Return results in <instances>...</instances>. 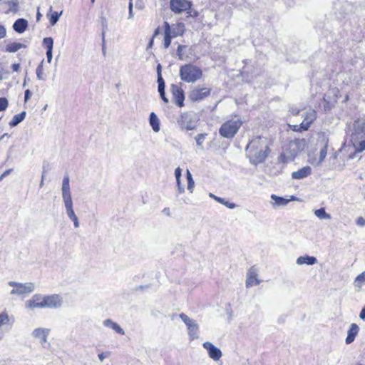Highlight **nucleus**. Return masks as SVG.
Instances as JSON below:
<instances>
[{"label":"nucleus","mask_w":365,"mask_h":365,"mask_svg":"<svg viewBox=\"0 0 365 365\" xmlns=\"http://www.w3.org/2000/svg\"><path fill=\"white\" fill-rule=\"evenodd\" d=\"M13 169L11 168V169H8L6 170H5L1 175H0V181H1L5 177H6L7 175H9L11 172H12Z\"/></svg>","instance_id":"nucleus-54"},{"label":"nucleus","mask_w":365,"mask_h":365,"mask_svg":"<svg viewBox=\"0 0 365 365\" xmlns=\"http://www.w3.org/2000/svg\"><path fill=\"white\" fill-rule=\"evenodd\" d=\"M187 49V46L185 45H179L177 49V55L178 58L182 61L187 60L188 58V54L186 53V50Z\"/></svg>","instance_id":"nucleus-30"},{"label":"nucleus","mask_w":365,"mask_h":365,"mask_svg":"<svg viewBox=\"0 0 365 365\" xmlns=\"http://www.w3.org/2000/svg\"><path fill=\"white\" fill-rule=\"evenodd\" d=\"M354 339H355L354 336L348 334L346 338V341H345L346 344H349L351 342H353L354 341Z\"/></svg>","instance_id":"nucleus-56"},{"label":"nucleus","mask_w":365,"mask_h":365,"mask_svg":"<svg viewBox=\"0 0 365 365\" xmlns=\"http://www.w3.org/2000/svg\"><path fill=\"white\" fill-rule=\"evenodd\" d=\"M197 117L194 112L182 113L177 123L181 130H192L195 129L197 123Z\"/></svg>","instance_id":"nucleus-5"},{"label":"nucleus","mask_w":365,"mask_h":365,"mask_svg":"<svg viewBox=\"0 0 365 365\" xmlns=\"http://www.w3.org/2000/svg\"><path fill=\"white\" fill-rule=\"evenodd\" d=\"M210 197L216 200L217 202H218L219 203L225 205L227 207L230 209H234L237 207V205L235 203L227 201L224 198L217 197L212 193H210Z\"/></svg>","instance_id":"nucleus-27"},{"label":"nucleus","mask_w":365,"mask_h":365,"mask_svg":"<svg viewBox=\"0 0 365 365\" xmlns=\"http://www.w3.org/2000/svg\"><path fill=\"white\" fill-rule=\"evenodd\" d=\"M192 2L187 0H170V9L175 14H181L185 11L187 16L196 17L198 15L197 11L192 10Z\"/></svg>","instance_id":"nucleus-3"},{"label":"nucleus","mask_w":365,"mask_h":365,"mask_svg":"<svg viewBox=\"0 0 365 365\" xmlns=\"http://www.w3.org/2000/svg\"><path fill=\"white\" fill-rule=\"evenodd\" d=\"M194 187H195V182L193 180V178H190L189 180H187V190L190 192V193H192L193 192V190H194Z\"/></svg>","instance_id":"nucleus-46"},{"label":"nucleus","mask_w":365,"mask_h":365,"mask_svg":"<svg viewBox=\"0 0 365 365\" xmlns=\"http://www.w3.org/2000/svg\"><path fill=\"white\" fill-rule=\"evenodd\" d=\"M27 26L28 22L26 19H19L14 22L13 29L16 32L21 34L26 29Z\"/></svg>","instance_id":"nucleus-22"},{"label":"nucleus","mask_w":365,"mask_h":365,"mask_svg":"<svg viewBox=\"0 0 365 365\" xmlns=\"http://www.w3.org/2000/svg\"><path fill=\"white\" fill-rule=\"evenodd\" d=\"M354 146H356V150L358 152H362L365 150V140L362 139L358 142H353Z\"/></svg>","instance_id":"nucleus-40"},{"label":"nucleus","mask_w":365,"mask_h":365,"mask_svg":"<svg viewBox=\"0 0 365 365\" xmlns=\"http://www.w3.org/2000/svg\"><path fill=\"white\" fill-rule=\"evenodd\" d=\"M45 173H46V171L43 170L42 176H41V180L40 184H39V187H42L43 185V181H44V178H45Z\"/></svg>","instance_id":"nucleus-62"},{"label":"nucleus","mask_w":365,"mask_h":365,"mask_svg":"<svg viewBox=\"0 0 365 365\" xmlns=\"http://www.w3.org/2000/svg\"><path fill=\"white\" fill-rule=\"evenodd\" d=\"M50 329L48 328H36L34 329L31 336L40 340L42 347H46L48 336L50 334Z\"/></svg>","instance_id":"nucleus-13"},{"label":"nucleus","mask_w":365,"mask_h":365,"mask_svg":"<svg viewBox=\"0 0 365 365\" xmlns=\"http://www.w3.org/2000/svg\"><path fill=\"white\" fill-rule=\"evenodd\" d=\"M158 90L159 93H164L165 84V81L162 76H160V78H158Z\"/></svg>","instance_id":"nucleus-42"},{"label":"nucleus","mask_w":365,"mask_h":365,"mask_svg":"<svg viewBox=\"0 0 365 365\" xmlns=\"http://www.w3.org/2000/svg\"><path fill=\"white\" fill-rule=\"evenodd\" d=\"M8 284L9 286L14 287L10 292V294L12 295L30 294L33 292L35 289V285L33 282L19 283L10 281L8 282Z\"/></svg>","instance_id":"nucleus-6"},{"label":"nucleus","mask_w":365,"mask_h":365,"mask_svg":"<svg viewBox=\"0 0 365 365\" xmlns=\"http://www.w3.org/2000/svg\"><path fill=\"white\" fill-rule=\"evenodd\" d=\"M103 325L106 327L110 328L113 330H114L116 333L124 335L125 331L124 330L120 327V325L114 322H113L110 319H107L103 321Z\"/></svg>","instance_id":"nucleus-21"},{"label":"nucleus","mask_w":365,"mask_h":365,"mask_svg":"<svg viewBox=\"0 0 365 365\" xmlns=\"http://www.w3.org/2000/svg\"><path fill=\"white\" fill-rule=\"evenodd\" d=\"M171 27L168 24V23L165 22V37H164V47L168 48L171 43Z\"/></svg>","instance_id":"nucleus-26"},{"label":"nucleus","mask_w":365,"mask_h":365,"mask_svg":"<svg viewBox=\"0 0 365 365\" xmlns=\"http://www.w3.org/2000/svg\"><path fill=\"white\" fill-rule=\"evenodd\" d=\"M170 91L173 94V101L179 107H182L184 106L185 95L182 88L178 85L171 84Z\"/></svg>","instance_id":"nucleus-11"},{"label":"nucleus","mask_w":365,"mask_h":365,"mask_svg":"<svg viewBox=\"0 0 365 365\" xmlns=\"http://www.w3.org/2000/svg\"><path fill=\"white\" fill-rule=\"evenodd\" d=\"M359 317L361 319H364V320L365 319V310H362V309L361 310Z\"/></svg>","instance_id":"nucleus-64"},{"label":"nucleus","mask_w":365,"mask_h":365,"mask_svg":"<svg viewBox=\"0 0 365 365\" xmlns=\"http://www.w3.org/2000/svg\"><path fill=\"white\" fill-rule=\"evenodd\" d=\"M179 75L182 81L193 83L202 78V71L197 66L187 63L180 68Z\"/></svg>","instance_id":"nucleus-2"},{"label":"nucleus","mask_w":365,"mask_h":365,"mask_svg":"<svg viewBox=\"0 0 365 365\" xmlns=\"http://www.w3.org/2000/svg\"><path fill=\"white\" fill-rule=\"evenodd\" d=\"M317 262V260L316 257L308 255L299 257L297 259V264L300 265L304 264L313 265L316 264Z\"/></svg>","instance_id":"nucleus-24"},{"label":"nucleus","mask_w":365,"mask_h":365,"mask_svg":"<svg viewBox=\"0 0 365 365\" xmlns=\"http://www.w3.org/2000/svg\"><path fill=\"white\" fill-rule=\"evenodd\" d=\"M242 125V121L239 118H235L224 123L220 130V134L226 138H233Z\"/></svg>","instance_id":"nucleus-4"},{"label":"nucleus","mask_w":365,"mask_h":365,"mask_svg":"<svg viewBox=\"0 0 365 365\" xmlns=\"http://www.w3.org/2000/svg\"><path fill=\"white\" fill-rule=\"evenodd\" d=\"M246 151L251 164L263 163L270 153L267 138L259 136L252 139L247 145Z\"/></svg>","instance_id":"nucleus-1"},{"label":"nucleus","mask_w":365,"mask_h":365,"mask_svg":"<svg viewBox=\"0 0 365 365\" xmlns=\"http://www.w3.org/2000/svg\"><path fill=\"white\" fill-rule=\"evenodd\" d=\"M176 182H177L178 192L180 194L184 192H185V189H184L183 186L182 185V184L180 182V179H177L176 180Z\"/></svg>","instance_id":"nucleus-49"},{"label":"nucleus","mask_w":365,"mask_h":365,"mask_svg":"<svg viewBox=\"0 0 365 365\" xmlns=\"http://www.w3.org/2000/svg\"><path fill=\"white\" fill-rule=\"evenodd\" d=\"M324 141L325 143V145L320 150L319 160L318 163H321L322 161H324L327 154L328 140L324 139Z\"/></svg>","instance_id":"nucleus-36"},{"label":"nucleus","mask_w":365,"mask_h":365,"mask_svg":"<svg viewBox=\"0 0 365 365\" xmlns=\"http://www.w3.org/2000/svg\"><path fill=\"white\" fill-rule=\"evenodd\" d=\"M301 126H302V123L299 125H291L290 127L293 131L302 132V130H304V129H302V128H301Z\"/></svg>","instance_id":"nucleus-48"},{"label":"nucleus","mask_w":365,"mask_h":365,"mask_svg":"<svg viewBox=\"0 0 365 365\" xmlns=\"http://www.w3.org/2000/svg\"><path fill=\"white\" fill-rule=\"evenodd\" d=\"M61 14L62 12L58 14L57 11H53L49 17V22L51 26H54L58 22Z\"/></svg>","instance_id":"nucleus-37"},{"label":"nucleus","mask_w":365,"mask_h":365,"mask_svg":"<svg viewBox=\"0 0 365 365\" xmlns=\"http://www.w3.org/2000/svg\"><path fill=\"white\" fill-rule=\"evenodd\" d=\"M302 116L303 118V121L302 122L301 128H302L304 130H307L317 118L316 111L313 109H309L303 112Z\"/></svg>","instance_id":"nucleus-15"},{"label":"nucleus","mask_w":365,"mask_h":365,"mask_svg":"<svg viewBox=\"0 0 365 365\" xmlns=\"http://www.w3.org/2000/svg\"><path fill=\"white\" fill-rule=\"evenodd\" d=\"M46 54L47 61L48 63H51L52 61V58H53V50H50V49L46 50Z\"/></svg>","instance_id":"nucleus-52"},{"label":"nucleus","mask_w":365,"mask_h":365,"mask_svg":"<svg viewBox=\"0 0 365 365\" xmlns=\"http://www.w3.org/2000/svg\"><path fill=\"white\" fill-rule=\"evenodd\" d=\"M365 138V119L359 118L354 121L351 141L358 142Z\"/></svg>","instance_id":"nucleus-8"},{"label":"nucleus","mask_w":365,"mask_h":365,"mask_svg":"<svg viewBox=\"0 0 365 365\" xmlns=\"http://www.w3.org/2000/svg\"><path fill=\"white\" fill-rule=\"evenodd\" d=\"M13 322V320L11 321V318L7 314V312H4L0 313V327L2 325H9L11 324Z\"/></svg>","instance_id":"nucleus-33"},{"label":"nucleus","mask_w":365,"mask_h":365,"mask_svg":"<svg viewBox=\"0 0 365 365\" xmlns=\"http://www.w3.org/2000/svg\"><path fill=\"white\" fill-rule=\"evenodd\" d=\"M149 123L150 126L152 127L153 130L155 132H158L160 130V120L156 115V114L153 112H152L150 114L149 117Z\"/></svg>","instance_id":"nucleus-25"},{"label":"nucleus","mask_w":365,"mask_h":365,"mask_svg":"<svg viewBox=\"0 0 365 365\" xmlns=\"http://www.w3.org/2000/svg\"><path fill=\"white\" fill-rule=\"evenodd\" d=\"M312 173V168L309 166H305L297 171H294L292 173V178L293 179H303L307 178Z\"/></svg>","instance_id":"nucleus-19"},{"label":"nucleus","mask_w":365,"mask_h":365,"mask_svg":"<svg viewBox=\"0 0 365 365\" xmlns=\"http://www.w3.org/2000/svg\"><path fill=\"white\" fill-rule=\"evenodd\" d=\"M203 348L207 350L208 356L214 361H218L222 357V351L220 349L213 345L211 342L205 341L202 344Z\"/></svg>","instance_id":"nucleus-16"},{"label":"nucleus","mask_w":365,"mask_h":365,"mask_svg":"<svg viewBox=\"0 0 365 365\" xmlns=\"http://www.w3.org/2000/svg\"><path fill=\"white\" fill-rule=\"evenodd\" d=\"M306 146V140L304 138L291 140L288 145V150L292 156L303 150Z\"/></svg>","instance_id":"nucleus-14"},{"label":"nucleus","mask_w":365,"mask_h":365,"mask_svg":"<svg viewBox=\"0 0 365 365\" xmlns=\"http://www.w3.org/2000/svg\"><path fill=\"white\" fill-rule=\"evenodd\" d=\"M161 69H162L161 65L158 64L157 66L158 78H160V76H162V75H161Z\"/></svg>","instance_id":"nucleus-61"},{"label":"nucleus","mask_w":365,"mask_h":365,"mask_svg":"<svg viewBox=\"0 0 365 365\" xmlns=\"http://www.w3.org/2000/svg\"><path fill=\"white\" fill-rule=\"evenodd\" d=\"M210 91L211 89L209 88L195 86L189 92L188 98L192 102H199L208 97Z\"/></svg>","instance_id":"nucleus-7"},{"label":"nucleus","mask_w":365,"mask_h":365,"mask_svg":"<svg viewBox=\"0 0 365 365\" xmlns=\"http://www.w3.org/2000/svg\"><path fill=\"white\" fill-rule=\"evenodd\" d=\"M9 105L8 100L6 98H0V111L5 110Z\"/></svg>","instance_id":"nucleus-45"},{"label":"nucleus","mask_w":365,"mask_h":365,"mask_svg":"<svg viewBox=\"0 0 365 365\" xmlns=\"http://www.w3.org/2000/svg\"><path fill=\"white\" fill-rule=\"evenodd\" d=\"M206 135H207V134H205V133H200V134H198L195 137V140H196L197 145L198 146H202V145L203 140H205Z\"/></svg>","instance_id":"nucleus-44"},{"label":"nucleus","mask_w":365,"mask_h":365,"mask_svg":"<svg viewBox=\"0 0 365 365\" xmlns=\"http://www.w3.org/2000/svg\"><path fill=\"white\" fill-rule=\"evenodd\" d=\"M257 272L254 267L250 268L246 280V287H250L259 284V281L257 279Z\"/></svg>","instance_id":"nucleus-20"},{"label":"nucleus","mask_w":365,"mask_h":365,"mask_svg":"<svg viewBox=\"0 0 365 365\" xmlns=\"http://www.w3.org/2000/svg\"><path fill=\"white\" fill-rule=\"evenodd\" d=\"M129 16L128 19H130L133 16V4L132 2L129 3Z\"/></svg>","instance_id":"nucleus-59"},{"label":"nucleus","mask_w":365,"mask_h":365,"mask_svg":"<svg viewBox=\"0 0 365 365\" xmlns=\"http://www.w3.org/2000/svg\"><path fill=\"white\" fill-rule=\"evenodd\" d=\"M5 4H7L10 6L9 10L6 11V13L12 12L16 13L17 11V6L19 4L18 0H11L5 2Z\"/></svg>","instance_id":"nucleus-35"},{"label":"nucleus","mask_w":365,"mask_h":365,"mask_svg":"<svg viewBox=\"0 0 365 365\" xmlns=\"http://www.w3.org/2000/svg\"><path fill=\"white\" fill-rule=\"evenodd\" d=\"M160 98L165 103H168V99L166 98L165 92L160 93Z\"/></svg>","instance_id":"nucleus-63"},{"label":"nucleus","mask_w":365,"mask_h":365,"mask_svg":"<svg viewBox=\"0 0 365 365\" xmlns=\"http://www.w3.org/2000/svg\"><path fill=\"white\" fill-rule=\"evenodd\" d=\"M101 24L102 26V41H105V33L108 28V21L105 16L101 17Z\"/></svg>","instance_id":"nucleus-38"},{"label":"nucleus","mask_w":365,"mask_h":365,"mask_svg":"<svg viewBox=\"0 0 365 365\" xmlns=\"http://www.w3.org/2000/svg\"><path fill=\"white\" fill-rule=\"evenodd\" d=\"M184 32V24L180 23L176 25V27L171 28V36L173 38H175L178 36L182 35Z\"/></svg>","instance_id":"nucleus-31"},{"label":"nucleus","mask_w":365,"mask_h":365,"mask_svg":"<svg viewBox=\"0 0 365 365\" xmlns=\"http://www.w3.org/2000/svg\"><path fill=\"white\" fill-rule=\"evenodd\" d=\"M26 113L25 111H23L17 115H15L12 120L9 123V125L14 127L16 126L18 124H19L21 122H22L25 117H26Z\"/></svg>","instance_id":"nucleus-29"},{"label":"nucleus","mask_w":365,"mask_h":365,"mask_svg":"<svg viewBox=\"0 0 365 365\" xmlns=\"http://www.w3.org/2000/svg\"><path fill=\"white\" fill-rule=\"evenodd\" d=\"M181 169L180 168H178L175 169V178H176V180L177 179H180V177H181Z\"/></svg>","instance_id":"nucleus-57"},{"label":"nucleus","mask_w":365,"mask_h":365,"mask_svg":"<svg viewBox=\"0 0 365 365\" xmlns=\"http://www.w3.org/2000/svg\"><path fill=\"white\" fill-rule=\"evenodd\" d=\"M187 327L188 329L189 337L191 341L198 338L199 327L195 321L193 322L192 324H188Z\"/></svg>","instance_id":"nucleus-23"},{"label":"nucleus","mask_w":365,"mask_h":365,"mask_svg":"<svg viewBox=\"0 0 365 365\" xmlns=\"http://www.w3.org/2000/svg\"><path fill=\"white\" fill-rule=\"evenodd\" d=\"M314 212V215L320 220L331 219V215L326 212L324 207H322L320 209L315 210Z\"/></svg>","instance_id":"nucleus-32"},{"label":"nucleus","mask_w":365,"mask_h":365,"mask_svg":"<svg viewBox=\"0 0 365 365\" xmlns=\"http://www.w3.org/2000/svg\"><path fill=\"white\" fill-rule=\"evenodd\" d=\"M11 68L14 72H18L20 68V64L19 63L12 64Z\"/></svg>","instance_id":"nucleus-58"},{"label":"nucleus","mask_w":365,"mask_h":365,"mask_svg":"<svg viewBox=\"0 0 365 365\" xmlns=\"http://www.w3.org/2000/svg\"><path fill=\"white\" fill-rule=\"evenodd\" d=\"M270 197L273 200V202H271L273 207H284L291 200H297L296 197L294 196H291V199H287L282 197H279L274 194H272Z\"/></svg>","instance_id":"nucleus-17"},{"label":"nucleus","mask_w":365,"mask_h":365,"mask_svg":"<svg viewBox=\"0 0 365 365\" xmlns=\"http://www.w3.org/2000/svg\"><path fill=\"white\" fill-rule=\"evenodd\" d=\"M25 47H26V45L21 43H17V42L9 43L6 45V51L10 52V53H14V52H16V51H19V49H21L22 48H25Z\"/></svg>","instance_id":"nucleus-28"},{"label":"nucleus","mask_w":365,"mask_h":365,"mask_svg":"<svg viewBox=\"0 0 365 365\" xmlns=\"http://www.w3.org/2000/svg\"><path fill=\"white\" fill-rule=\"evenodd\" d=\"M359 331V327L356 324H351V327L348 331V334L356 337L357 333Z\"/></svg>","instance_id":"nucleus-41"},{"label":"nucleus","mask_w":365,"mask_h":365,"mask_svg":"<svg viewBox=\"0 0 365 365\" xmlns=\"http://www.w3.org/2000/svg\"><path fill=\"white\" fill-rule=\"evenodd\" d=\"M289 112L292 113V115H299V110L298 109H295V108H291L289 110Z\"/></svg>","instance_id":"nucleus-60"},{"label":"nucleus","mask_w":365,"mask_h":365,"mask_svg":"<svg viewBox=\"0 0 365 365\" xmlns=\"http://www.w3.org/2000/svg\"><path fill=\"white\" fill-rule=\"evenodd\" d=\"M31 95L32 93L29 89L26 90L24 92V101L27 102L31 98Z\"/></svg>","instance_id":"nucleus-53"},{"label":"nucleus","mask_w":365,"mask_h":365,"mask_svg":"<svg viewBox=\"0 0 365 365\" xmlns=\"http://www.w3.org/2000/svg\"><path fill=\"white\" fill-rule=\"evenodd\" d=\"M6 34V29L4 26L0 25V39L5 37Z\"/></svg>","instance_id":"nucleus-55"},{"label":"nucleus","mask_w":365,"mask_h":365,"mask_svg":"<svg viewBox=\"0 0 365 365\" xmlns=\"http://www.w3.org/2000/svg\"><path fill=\"white\" fill-rule=\"evenodd\" d=\"M179 317L181 319V320L186 324L187 327L188 326V324H190L193 322H195V320L191 319L187 314L184 313H181L179 315Z\"/></svg>","instance_id":"nucleus-43"},{"label":"nucleus","mask_w":365,"mask_h":365,"mask_svg":"<svg viewBox=\"0 0 365 365\" xmlns=\"http://www.w3.org/2000/svg\"><path fill=\"white\" fill-rule=\"evenodd\" d=\"M365 281V271L363 272L362 273H361L360 274H359L356 279H355V282H363Z\"/></svg>","instance_id":"nucleus-50"},{"label":"nucleus","mask_w":365,"mask_h":365,"mask_svg":"<svg viewBox=\"0 0 365 365\" xmlns=\"http://www.w3.org/2000/svg\"><path fill=\"white\" fill-rule=\"evenodd\" d=\"M66 212L68 217L73 222V226L75 228H78L80 226L78 218L77 215L75 214L73 210V203L71 202L68 204L64 205Z\"/></svg>","instance_id":"nucleus-18"},{"label":"nucleus","mask_w":365,"mask_h":365,"mask_svg":"<svg viewBox=\"0 0 365 365\" xmlns=\"http://www.w3.org/2000/svg\"><path fill=\"white\" fill-rule=\"evenodd\" d=\"M356 225L359 227H364L365 226V219L362 217H359L356 222Z\"/></svg>","instance_id":"nucleus-51"},{"label":"nucleus","mask_w":365,"mask_h":365,"mask_svg":"<svg viewBox=\"0 0 365 365\" xmlns=\"http://www.w3.org/2000/svg\"><path fill=\"white\" fill-rule=\"evenodd\" d=\"M45 300V295H42L41 294H36L32 296V297L27 300L25 304V307L26 309H43L41 304H43Z\"/></svg>","instance_id":"nucleus-12"},{"label":"nucleus","mask_w":365,"mask_h":365,"mask_svg":"<svg viewBox=\"0 0 365 365\" xmlns=\"http://www.w3.org/2000/svg\"><path fill=\"white\" fill-rule=\"evenodd\" d=\"M43 45L46 48V50H53V40L51 37H46L43 39Z\"/></svg>","instance_id":"nucleus-39"},{"label":"nucleus","mask_w":365,"mask_h":365,"mask_svg":"<svg viewBox=\"0 0 365 365\" xmlns=\"http://www.w3.org/2000/svg\"><path fill=\"white\" fill-rule=\"evenodd\" d=\"M43 62H44V60L43 59L36 70V77L38 80H41V81L45 80L44 71H43Z\"/></svg>","instance_id":"nucleus-34"},{"label":"nucleus","mask_w":365,"mask_h":365,"mask_svg":"<svg viewBox=\"0 0 365 365\" xmlns=\"http://www.w3.org/2000/svg\"><path fill=\"white\" fill-rule=\"evenodd\" d=\"M110 355L109 351L102 352L98 355V359L101 361H103L106 358L108 357Z\"/></svg>","instance_id":"nucleus-47"},{"label":"nucleus","mask_w":365,"mask_h":365,"mask_svg":"<svg viewBox=\"0 0 365 365\" xmlns=\"http://www.w3.org/2000/svg\"><path fill=\"white\" fill-rule=\"evenodd\" d=\"M62 200L64 205L73 202L70 187V180L68 175L66 174L62 181Z\"/></svg>","instance_id":"nucleus-10"},{"label":"nucleus","mask_w":365,"mask_h":365,"mask_svg":"<svg viewBox=\"0 0 365 365\" xmlns=\"http://www.w3.org/2000/svg\"><path fill=\"white\" fill-rule=\"evenodd\" d=\"M63 298L61 295L53 294L51 295H45L43 304H41L44 308L48 309H59L62 307Z\"/></svg>","instance_id":"nucleus-9"}]
</instances>
